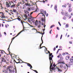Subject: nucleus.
I'll list each match as a JSON object with an SVG mask.
<instances>
[{
	"mask_svg": "<svg viewBox=\"0 0 73 73\" xmlns=\"http://www.w3.org/2000/svg\"><path fill=\"white\" fill-rule=\"evenodd\" d=\"M4 51L2 50L1 51V54H3L4 53Z\"/></svg>",
	"mask_w": 73,
	"mask_h": 73,
	"instance_id": "obj_38",
	"label": "nucleus"
},
{
	"mask_svg": "<svg viewBox=\"0 0 73 73\" xmlns=\"http://www.w3.org/2000/svg\"><path fill=\"white\" fill-rule=\"evenodd\" d=\"M71 7V4H70L69 5V7L70 8V7Z\"/></svg>",
	"mask_w": 73,
	"mask_h": 73,
	"instance_id": "obj_59",
	"label": "nucleus"
},
{
	"mask_svg": "<svg viewBox=\"0 0 73 73\" xmlns=\"http://www.w3.org/2000/svg\"><path fill=\"white\" fill-rule=\"evenodd\" d=\"M31 4V3H29L28 2H27V3H25V5L26 6H30V7H31V4Z\"/></svg>",
	"mask_w": 73,
	"mask_h": 73,
	"instance_id": "obj_6",
	"label": "nucleus"
},
{
	"mask_svg": "<svg viewBox=\"0 0 73 73\" xmlns=\"http://www.w3.org/2000/svg\"><path fill=\"white\" fill-rule=\"evenodd\" d=\"M42 41V44H40V49H41V48H42V47H41V45H42V44H43V40H42H42H41Z\"/></svg>",
	"mask_w": 73,
	"mask_h": 73,
	"instance_id": "obj_11",
	"label": "nucleus"
},
{
	"mask_svg": "<svg viewBox=\"0 0 73 73\" xmlns=\"http://www.w3.org/2000/svg\"><path fill=\"white\" fill-rule=\"evenodd\" d=\"M53 66H54V67H55L56 66L55 65V64H53Z\"/></svg>",
	"mask_w": 73,
	"mask_h": 73,
	"instance_id": "obj_61",
	"label": "nucleus"
},
{
	"mask_svg": "<svg viewBox=\"0 0 73 73\" xmlns=\"http://www.w3.org/2000/svg\"><path fill=\"white\" fill-rule=\"evenodd\" d=\"M61 13L62 15H64V13L63 12H61Z\"/></svg>",
	"mask_w": 73,
	"mask_h": 73,
	"instance_id": "obj_51",
	"label": "nucleus"
},
{
	"mask_svg": "<svg viewBox=\"0 0 73 73\" xmlns=\"http://www.w3.org/2000/svg\"><path fill=\"white\" fill-rule=\"evenodd\" d=\"M49 60H50V61H52V58L50 57V56H49Z\"/></svg>",
	"mask_w": 73,
	"mask_h": 73,
	"instance_id": "obj_21",
	"label": "nucleus"
},
{
	"mask_svg": "<svg viewBox=\"0 0 73 73\" xmlns=\"http://www.w3.org/2000/svg\"><path fill=\"white\" fill-rule=\"evenodd\" d=\"M35 12V11H33V12H31L30 13L31 15H32V14H33V12Z\"/></svg>",
	"mask_w": 73,
	"mask_h": 73,
	"instance_id": "obj_49",
	"label": "nucleus"
},
{
	"mask_svg": "<svg viewBox=\"0 0 73 73\" xmlns=\"http://www.w3.org/2000/svg\"><path fill=\"white\" fill-rule=\"evenodd\" d=\"M25 64H27V65L28 66H29V67H31V65L30 64L26 62H25Z\"/></svg>",
	"mask_w": 73,
	"mask_h": 73,
	"instance_id": "obj_13",
	"label": "nucleus"
},
{
	"mask_svg": "<svg viewBox=\"0 0 73 73\" xmlns=\"http://www.w3.org/2000/svg\"><path fill=\"white\" fill-rule=\"evenodd\" d=\"M30 2L31 3H32V4H33L34 5V3H33V2L32 1H31Z\"/></svg>",
	"mask_w": 73,
	"mask_h": 73,
	"instance_id": "obj_48",
	"label": "nucleus"
},
{
	"mask_svg": "<svg viewBox=\"0 0 73 73\" xmlns=\"http://www.w3.org/2000/svg\"><path fill=\"white\" fill-rule=\"evenodd\" d=\"M65 27L66 28H68L69 27V25L68 24H66Z\"/></svg>",
	"mask_w": 73,
	"mask_h": 73,
	"instance_id": "obj_26",
	"label": "nucleus"
},
{
	"mask_svg": "<svg viewBox=\"0 0 73 73\" xmlns=\"http://www.w3.org/2000/svg\"><path fill=\"white\" fill-rule=\"evenodd\" d=\"M50 70L52 71V70H51H51H53V69H54V68H50Z\"/></svg>",
	"mask_w": 73,
	"mask_h": 73,
	"instance_id": "obj_41",
	"label": "nucleus"
},
{
	"mask_svg": "<svg viewBox=\"0 0 73 73\" xmlns=\"http://www.w3.org/2000/svg\"><path fill=\"white\" fill-rule=\"evenodd\" d=\"M64 15L66 16H68V13L67 12H65L64 13Z\"/></svg>",
	"mask_w": 73,
	"mask_h": 73,
	"instance_id": "obj_16",
	"label": "nucleus"
},
{
	"mask_svg": "<svg viewBox=\"0 0 73 73\" xmlns=\"http://www.w3.org/2000/svg\"><path fill=\"white\" fill-rule=\"evenodd\" d=\"M9 71L10 73H12V70L11 69L9 70Z\"/></svg>",
	"mask_w": 73,
	"mask_h": 73,
	"instance_id": "obj_44",
	"label": "nucleus"
},
{
	"mask_svg": "<svg viewBox=\"0 0 73 73\" xmlns=\"http://www.w3.org/2000/svg\"><path fill=\"white\" fill-rule=\"evenodd\" d=\"M24 30H23L22 31H21L19 33H18L17 34V36H15V37H13L12 39V40H11V43L9 46V48H8V50L9 52V47L10 46V45H11V43H12V41H13V40L14 39H15V37H16L18 36H19V35H20V34L21 33V32H23V31H24Z\"/></svg>",
	"mask_w": 73,
	"mask_h": 73,
	"instance_id": "obj_1",
	"label": "nucleus"
},
{
	"mask_svg": "<svg viewBox=\"0 0 73 73\" xmlns=\"http://www.w3.org/2000/svg\"><path fill=\"white\" fill-rule=\"evenodd\" d=\"M30 67H31V68H30L31 69V70H33L32 69V65Z\"/></svg>",
	"mask_w": 73,
	"mask_h": 73,
	"instance_id": "obj_58",
	"label": "nucleus"
},
{
	"mask_svg": "<svg viewBox=\"0 0 73 73\" xmlns=\"http://www.w3.org/2000/svg\"><path fill=\"white\" fill-rule=\"evenodd\" d=\"M47 50V51H48V53H49V54H50V51H49L48 50Z\"/></svg>",
	"mask_w": 73,
	"mask_h": 73,
	"instance_id": "obj_60",
	"label": "nucleus"
},
{
	"mask_svg": "<svg viewBox=\"0 0 73 73\" xmlns=\"http://www.w3.org/2000/svg\"><path fill=\"white\" fill-rule=\"evenodd\" d=\"M39 11V9L37 8H36V10L35 11L36 12H38Z\"/></svg>",
	"mask_w": 73,
	"mask_h": 73,
	"instance_id": "obj_33",
	"label": "nucleus"
},
{
	"mask_svg": "<svg viewBox=\"0 0 73 73\" xmlns=\"http://www.w3.org/2000/svg\"><path fill=\"white\" fill-rule=\"evenodd\" d=\"M69 43H70V44H72V42L71 41H70L69 42Z\"/></svg>",
	"mask_w": 73,
	"mask_h": 73,
	"instance_id": "obj_57",
	"label": "nucleus"
},
{
	"mask_svg": "<svg viewBox=\"0 0 73 73\" xmlns=\"http://www.w3.org/2000/svg\"><path fill=\"white\" fill-rule=\"evenodd\" d=\"M1 18V19H5V16H2Z\"/></svg>",
	"mask_w": 73,
	"mask_h": 73,
	"instance_id": "obj_32",
	"label": "nucleus"
},
{
	"mask_svg": "<svg viewBox=\"0 0 73 73\" xmlns=\"http://www.w3.org/2000/svg\"><path fill=\"white\" fill-rule=\"evenodd\" d=\"M19 60H20L21 61H22L21 60L19 59L18 60V61L19 62H17L16 61V60H14V61H15V62H16V64H19V63H23V62H20V61Z\"/></svg>",
	"mask_w": 73,
	"mask_h": 73,
	"instance_id": "obj_4",
	"label": "nucleus"
},
{
	"mask_svg": "<svg viewBox=\"0 0 73 73\" xmlns=\"http://www.w3.org/2000/svg\"><path fill=\"white\" fill-rule=\"evenodd\" d=\"M15 19H16V20H17V19L18 20H19V21H21V19H20V18H16Z\"/></svg>",
	"mask_w": 73,
	"mask_h": 73,
	"instance_id": "obj_25",
	"label": "nucleus"
},
{
	"mask_svg": "<svg viewBox=\"0 0 73 73\" xmlns=\"http://www.w3.org/2000/svg\"><path fill=\"white\" fill-rule=\"evenodd\" d=\"M41 24L39 23L37 25H38V27L39 28H41Z\"/></svg>",
	"mask_w": 73,
	"mask_h": 73,
	"instance_id": "obj_7",
	"label": "nucleus"
},
{
	"mask_svg": "<svg viewBox=\"0 0 73 73\" xmlns=\"http://www.w3.org/2000/svg\"><path fill=\"white\" fill-rule=\"evenodd\" d=\"M57 29H58V30H60V28H59V27H57Z\"/></svg>",
	"mask_w": 73,
	"mask_h": 73,
	"instance_id": "obj_55",
	"label": "nucleus"
},
{
	"mask_svg": "<svg viewBox=\"0 0 73 73\" xmlns=\"http://www.w3.org/2000/svg\"><path fill=\"white\" fill-rule=\"evenodd\" d=\"M62 35H61V37H60V39H61V38H62Z\"/></svg>",
	"mask_w": 73,
	"mask_h": 73,
	"instance_id": "obj_62",
	"label": "nucleus"
},
{
	"mask_svg": "<svg viewBox=\"0 0 73 73\" xmlns=\"http://www.w3.org/2000/svg\"><path fill=\"white\" fill-rule=\"evenodd\" d=\"M63 19H64V20H66V17H64L63 18Z\"/></svg>",
	"mask_w": 73,
	"mask_h": 73,
	"instance_id": "obj_46",
	"label": "nucleus"
},
{
	"mask_svg": "<svg viewBox=\"0 0 73 73\" xmlns=\"http://www.w3.org/2000/svg\"><path fill=\"white\" fill-rule=\"evenodd\" d=\"M65 54H68V55H69V53H68V52H65Z\"/></svg>",
	"mask_w": 73,
	"mask_h": 73,
	"instance_id": "obj_56",
	"label": "nucleus"
},
{
	"mask_svg": "<svg viewBox=\"0 0 73 73\" xmlns=\"http://www.w3.org/2000/svg\"><path fill=\"white\" fill-rule=\"evenodd\" d=\"M72 9L70 8L69 9H68L69 12H72Z\"/></svg>",
	"mask_w": 73,
	"mask_h": 73,
	"instance_id": "obj_28",
	"label": "nucleus"
},
{
	"mask_svg": "<svg viewBox=\"0 0 73 73\" xmlns=\"http://www.w3.org/2000/svg\"><path fill=\"white\" fill-rule=\"evenodd\" d=\"M58 65L60 66V68H62V67H63V66L61 64H58Z\"/></svg>",
	"mask_w": 73,
	"mask_h": 73,
	"instance_id": "obj_15",
	"label": "nucleus"
},
{
	"mask_svg": "<svg viewBox=\"0 0 73 73\" xmlns=\"http://www.w3.org/2000/svg\"><path fill=\"white\" fill-rule=\"evenodd\" d=\"M41 20L43 22L44 21V19L42 18L41 19Z\"/></svg>",
	"mask_w": 73,
	"mask_h": 73,
	"instance_id": "obj_45",
	"label": "nucleus"
},
{
	"mask_svg": "<svg viewBox=\"0 0 73 73\" xmlns=\"http://www.w3.org/2000/svg\"><path fill=\"white\" fill-rule=\"evenodd\" d=\"M70 57L69 56H68L66 57V60H68L69 59Z\"/></svg>",
	"mask_w": 73,
	"mask_h": 73,
	"instance_id": "obj_12",
	"label": "nucleus"
},
{
	"mask_svg": "<svg viewBox=\"0 0 73 73\" xmlns=\"http://www.w3.org/2000/svg\"><path fill=\"white\" fill-rule=\"evenodd\" d=\"M12 4H13V5H11V8H12L13 7H15V5L14 4V3H12Z\"/></svg>",
	"mask_w": 73,
	"mask_h": 73,
	"instance_id": "obj_20",
	"label": "nucleus"
},
{
	"mask_svg": "<svg viewBox=\"0 0 73 73\" xmlns=\"http://www.w3.org/2000/svg\"><path fill=\"white\" fill-rule=\"evenodd\" d=\"M1 62H6V60L5 59V58L4 57H2L1 58Z\"/></svg>",
	"mask_w": 73,
	"mask_h": 73,
	"instance_id": "obj_3",
	"label": "nucleus"
},
{
	"mask_svg": "<svg viewBox=\"0 0 73 73\" xmlns=\"http://www.w3.org/2000/svg\"><path fill=\"white\" fill-rule=\"evenodd\" d=\"M33 70V71H34V72H36V73H38V72H37V71H36V70Z\"/></svg>",
	"mask_w": 73,
	"mask_h": 73,
	"instance_id": "obj_39",
	"label": "nucleus"
},
{
	"mask_svg": "<svg viewBox=\"0 0 73 73\" xmlns=\"http://www.w3.org/2000/svg\"><path fill=\"white\" fill-rule=\"evenodd\" d=\"M70 62H73V59L72 58H70Z\"/></svg>",
	"mask_w": 73,
	"mask_h": 73,
	"instance_id": "obj_22",
	"label": "nucleus"
},
{
	"mask_svg": "<svg viewBox=\"0 0 73 73\" xmlns=\"http://www.w3.org/2000/svg\"><path fill=\"white\" fill-rule=\"evenodd\" d=\"M11 3H12V2H9V3H8V2H6V5L7 7H10L11 5Z\"/></svg>",
	"mask_w": 73,
	"mask_h": 73,
	"instance_id": "obj_2",
	"label": "nucleus"
},
{
	"mask_svg": "<svg viewBox=\"0 0 73 73\" xmlns=\"http://www.w3.org/2000/svg\"><path fill=\"white\" fill-rule=\"evenodd\" d=\"M35 26H37V25L38 24V20H36L35 22Z\"/></svg>",
	"mask_w": 73,
	"mask_h": 73,
	"instance_id": "obj_10",
	"label": "nucleus"
},
{
	"mask_svg": "<svg viewBox=\"0 0 73 73\" xmlns=\"http://www.w3.org/2000/svg\"><path fill=\"white\" fill-rule=\"evenodd\" d=\"M45 29H44L42 30V31H43V33H42V36L41 38V40H42V38L43 36V35H44V33H45V32H44V31H45Z\"/></svg>",
	"mask_w": 73,
	"mask_h": 73,
	"instance_id": "obj_5",
	"label": "nucleus"
},
{
	"mask_svg": "<svg viewBox=\"0 0 73 73\" xmlns=\"http://www.w3.org/2000/svg\"><path fill=\"white\" fill-rule=\"evenodd\" d=\"M13 11L14 12H15H15H16L17 10H16V9H13Z\"/></svg>",
	"mask_w": 73,
	"mask_h": 73,
	"instance_id": "obj_24",
	"label": "nucleus"
},
{
	"mask_svg": "<svg viewBox=\"0 0 73 73\" xmlns=\"http://www.w3.org/2000/svg\"><path fill=\"white\" fill-rule=\"evenodd\" d=\"M22 2H23V4H24V3H25V1H24L23 0L22 1Z\"/></svg>",
	"mask_w": 73,
	"mask_h": 73,
	"instance_id": "obj_50",
	"label": "nucleus"
},
{
	"mask_svg": "<svg viewBox=\"0 0 73 73\" xmlns=\"http://www.w3.org/2000/svg\"><path fill=\"white\" fill-rule=\"evenodd\" d=\"M61 54H59V55H58V56H57V57H58V58H59V57H61Z\"/></svg>",
	"mask_w": 73,
	"mask_h": 73,
	"instance_id": "obj_31",
	"label": "nucleus"
},
{
	"mask_svg": "<svg viewBox=\"0 0 73 73\" xmlns=\"http://www.w3.org/2000/svg\"><path fill=\"white\" fill-rule=\"evenodd\" d=\"M22 25H23V30L22 31H23V30H24V31H24V30H25V29H24V25L23 24V23H22Z\"/></svg>",
	"mask_w": 73,
	"mask_h": 73,
	"instance_id": "obj_30",
	"label": "nucleus"
},
{
	"mask_svg": "<svg viewBox=\"0 0 73 73\" xmlns=\"http://www.w3.org/2000/svg\"><path fill=\"white\" fill-rule=\"evenodd\" d=\"M42 14V16H45V15H44V14H43V13H39L38 15L37 16H38V15H40V14Z\"/></svg>",
	"mask_w": 73,
	"mask_h": 73,
	"instance_id": "obj_27",
	"label": "nucleus"
},
{
	"mask_svg": "<svg viewBox=\"0 0 73 73\" xmlns=\"http://www.w3.org/2000/svg\"><path fill=\"white\" fill-rule=\"evenodd\" d=\"M59 67H56V68L57 69H58V71H59V72H60L61 71V70L59 68Z\"/></svg>",
	"mask_w": 73,
	"mask_h": 73,
	"instance_id": "obj_17",
	"label": "nucleus"
},
{
	"mask_svg": "<svg viewBox=\"0 0 73 73\" xmlns=\"http://www.w3.org/2000/svg\"><path fill=\"white\" fill-rule=\"evenodd\" d=\"M60 60H63V57H62V56H61V55L60 56Z\"/></svg>",
	"mask_w": 73,
	"mask_h": 73,
	"instance_id": "obj_35",
	"label": "nucleus"
},
{
	"mask_svg": "<svg viewBox=\"0 0 73 73\" xmlns=\"http://www.w3.org/2000/svg\"><path fill=\"white\" fill-rule=\"evenodd\" d=\"M66 66L67 67H69V65L68 64H66Z\"/></svg>",
	"mask_w": 73,
	"mask_h": 73,
	"instance_id": "obj_37",
	"label": "nucleus"
},
{
	"mask_svg": "<svg viewBox=\"0 0 73 73\" xmlns=\"http://www.w3.org/2000/svg\"><path fill=\"white\" fill-rule=\"evenodd\" d=\"M62 7H65V8H66V5H63L62 6Z\"/></svg>",
	"mask_w": 73,
	"mask_h": 73,
	"instance_id": "obj_42",
	"label": "nucleus"
},
{
	"mask_svg": "<svg viewBox=\"0 0 73 73\" xmlns=\"http://www.w3.org/2000/svg\"><path fill=\"white\" fill-rule=\"evenodd\" d=\"M28 10L29 11H31V8H28Z\"/></svg>",
	"mask_w": 73,
	"mask_h": 73,
	"instance_id": "obj_52",
	"label": "nucleus"
},
{
	"mask_svg": "<svg viewBox=\"0 0 73 73\" xmlns=\"http://www.w3.org/2000/svg\"><path fill=\"white\" fill-rule=\"evenodd\" d=\"M11 68H12V66H10L7 68V70H8L9 69H10Z\"/></svg>",
	"mask_w": 73,
	"mask_h": 73,
	"instance_id": "obj_14",
	"label": "nucleus"
},
{
	"mask_svg": "<svg viewBox=\"0 0 73 73\" xmlns=\"http://www.w3.org/2000/svg\"><path fill=\"white\" fill-rule=\"evenodd\" d=\"M25 17L26 19H27V15H25Z\"/></svg>",
	"mask_w": 73,
	"mask_h": 73,
	"instance_id": "obj_47",
	"label": "nucleus"
},
{
	"mask_svg": "<svg viewBox=\"0 0 73 73\" xmlns=\"http://www.w3.org/2000/svg\"><path fill=\"white\" fill-rule=\"evenodd\" d=\"M62 62V61H61V60H58V64H61V63Z\"/></svg>",
	"mask_w": 73,
	"mask_h": 73,
	"instance_id": "obj_8",
	"label": "nucleus"
},
{
	"mask_svg": "<svg viewBox=\"0 0 73 73\" xmlns=\"http://www.w3.org/2000/svg\"><path fill=\"white\" fill-rule=\"evenodd\" d=\"M52 31V29L50 30V32H49V33H50V34H52V33H51Z\"/></svg>",
	"mask_w": 73,
	"mask_h": 73,
	"instance_id": "obj_40",
	"label": "nucleus"
},
{
	"mask_svg": "<svg viewBox=\"0 0 73 73\" xmlns=\"http://www.w3.org/2000/svg\"><path fill=\"white\" fill-rule=\"evenodd\" d=\"M58 23L59 24V25H60V26H61V23H60V22H58Z\"/></svg>",
	"mask_w": 73,
	"mask_h": 73,
	"instance_id": "obj_54",
	"label": "nucleus"
},
{
	"mask_svg": "<svg viewBox=\"0 0 73 73\" xmlns=\"http://www.w3.org/2000/svg\"><path fill=\"white\" fill-rule=\"evenodd\" d=\"M20 6V3H18L17 5V7H19Z\"/></svg>",
	"mask_w": 73,
	"mask_h": 73,
	"instance_id": "obj_34",
	"label": "nucleus"
},
{
	"mask_svg": "<svg viewBox=\"0 0 73 73\" xmlns=\"http://www.w3.org/2000/svg\"><path fill=\"white\" fill-rule=\"evenodd\" d=\"M71 16H73V13H71Z\"/></svg>",
	"mask_w": 73,
	"mask_h": 73,
	"instance_id": "obj_64",
	"label": "nucleus"
},
{
	"mask_svg": "<svg viewBox=\"0 0 73 73\" xmlns=\"http://www.w3.org/2000/svg\"><path fill=\"white\" fill-rule=\"evenodd\" d=\"M52 55V53H50L49 55V57H50Z\"/></svg>",
	"mask_w": 73,
	"mask_h": 73,
	"instance_id": "obj_43",
	"label": "nucleus"
},
{
	"mask_svg": "<svg viewBox=\"0 0 73 73\" xmlns=\"http://www.w3.org/2000/svg\"><path fill=\"white\" fill-rule=\"evenodd\" d=\"M40 12L42 13H44V10H40Z\"/></svg>",
	"mask_w": 73,
	"mask_h": 73,
	"instance_id": "obj_23",
	"label": "nucleus"
},
{
	"mask_svg": "<svg viewBox=\"0 0 73 73\" xmlns=\"http://www.w3.org/2000/svg\"><path fill=\"white\" fill-rule=\"evenodd\" d=\"M61 64H65V62L63 60H62Z\"/></svg>",
	"mask_w": 73,
	"mask_h": 73,
	"instance_id": "obj_29",
	"label": "nucleus"
},
{
	"mask_svg": "<svg viewBox=\"0 0 73 73\" xmlns=\"http://www.w3.org/2000/svg\"><path fill=\"white\" fill-rule=\"evenodd\" d=\"M69 65H72L73 64V62H69Z\"/></svg>",
	"mask_w": 73,
	"mask_h": 73,
	"instance_id": "obj_19",
	"label": "nucleus"
},
{
	"mask_svg": "<svg viewBox=\"0 0 73 73\" xmlns=\"http://www.w3.org/2000/svg\"><path fill=\"white\" fill-rule=\"evenodd\" d=\"M54 27V25H52V26H51L50 27V28H52V27Z\"/></svg>",
	"mask_w": 73,
	"mask_h": 73,
	"instance_id": "obj_36",
	"label": "nucleus"
},
{
	"mask_svg": "<svg viewBox=\"0 0 73 73\" xmlns=\"http://www.w3.org/2000/svg\"><path fill=\"white\" fill-rule=\"evenodd\" d=\"M20 4H21V5H23V3H22L21 2H20Z\"/></svg>",
	"mask_w": 73,
	"mask_h": 73,
	"instance_id": "obj_53",
	"label": "nucleus"
},
{
	"mask_svg": "<svg viewBox=\"0 0 73 73\" xmlns=\"http://www.w3.org/2000/svg\"><path fill=\"white\" fill-rule=\"evenodd\" d=\"M57 5H55L54 6V9H55L56 11V12H57Z\"/></svg>",
	"mask_w": 73,
	"mask_h": 73,
	"instance_id": "obj_9",
	"label": "nucleus"
},
{
	"mask_svg": "<svg viewBox=\"0 0 73 73\" xmlns=\"http://www.w3.org/2000/svg\"><path fill=\"white\" fill-rule=\"evenodd\" d=\"M44 14H46V11H44Z\"/></svg>",
	"mask_w": 73,
	"mask_h": 73,
	"instance_id": "obj_63",
	"label": "nucleus"
},
{
	"mask_svg": "<svg viewBox=\"0 0 73 73\" xmlns=\"http://www.w3.org/2000/svg\"><path fill=\"white\" fill-rule=\"evenodd\" d=\"M53 63V62H51V61H50V68H51V67H52V66H53V64L52 63Z\"/></svg>",
	"mask_w": 73,
	"mask_h": 73,
	"instance_id": "obj_18",
	"label": "nucleus"
}]
</instances>
